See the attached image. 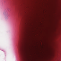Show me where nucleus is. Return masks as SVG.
Wrapping results in <instances>:
<instances>
[{
	"label": "nucleus",
	"mask_w": 61,
	"mask_h": 61,
	"mask_svg": "<svg viewBox=\"0 0 61 61\" xmlns=\"http://www.w3.org/2000/svg\"><path fill=\"white\" fill-rule=\"evenodd\" d=\"M23 49L22 50V51L23 53V54L24 56H25V54H26V50L25 49V47L24 46H23Z\"/></svg>",
	"instance_id": "obj_1"
},
{
	"label": "nucleus",
	"mask_w": 61,
	"mask_h": 61,
	"mask_svg": "<svg viewBox=\"0 0 61 61\" xmlns=\"http://www.w3.org/2000/svg\"><path fill=\"white\" fill-rule=\"evenodd\" d=\"M8 16H6V17H8Z\"/></svg>",
	"instance_id": "obj_2"
}]
</instances>
